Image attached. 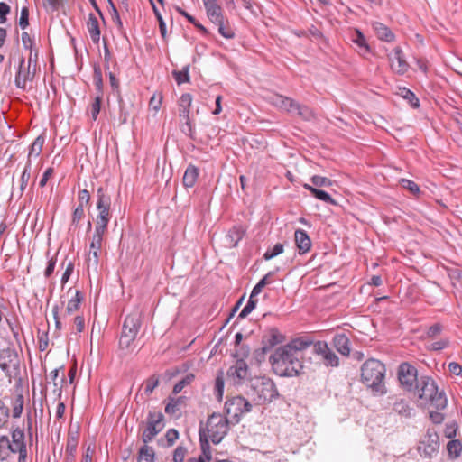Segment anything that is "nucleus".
<instances>
[{
	"instance_id": "nucleus-1",
	"label": "nucleus",
	"mask_w": 462,
	"mask_h": 462,
	"mask_svg": "<svg viewBox=\"0 0 462 462\" xmlns=\"http://www.w3.org/2000/svg\"><path fill=\"white\" fill-rule=\"evenodd\" d=\"M412 392L419 398L420 403L425 406H430L440 411L448 405L445 392L439 389L437 383L430 376H420Z\"/></svg>"
},
{
	"instance_id": "nucleus-2",
	"label": "nucleus",
	"mask_w": 462,
	"mask_h": 462,
	"mask_svg": "<svg viewBox=\"0 0 462 462\" xmlns=\"http://www.w3.org/2000/svg\"><path fill=\"white\" fill-rule=\"evenodd\" d=\"M273 372L279 376L292 377L298 375L303 365L301 356H297L284 346L277 347L270 356Z\"/></svg>"
},
{
	"instance_id": "nucleus-3",
	"label": "nucleus",
	"mask_w": 462,
	"mask_h": 462,
	"mask_svg": "<svg viewBox=\"0 0 462 462\" xmlns=\"http://www.w3.org/2000/svg\"><path fill=\"white\" fill-rule=\"evenodd\" d=\"M385 373V365L379 360L371 358L366 360L361 367V379L374 393L384 394L386 393Z\"/></svg>"
},
{
	"instance_id": "nucleus-4",
	"label": "nucleus",
	"mask_w": 462,
	"mask_h": 462,
	"mask_svg": "<svg viewBox=\"0 0 462 462\" xmlns=\"http://www.w3.org/2000/svg\"><path fill=\"white\" fill-rule=\"evenodd\" d=\"M247 395L256 405L272 402L278 396L275 383L268 377H257L251 381Z\"/></svg>"
},
{
	"instance_id": "nucleus-5",
	"label": "nucleus",
	"mask_w": 462,
	"mask_h": 462,
	"mask_svg": "<svg viewBox=\"0 0 462 462\" xmlns=\"http://www.w3.org/2000/svg\"><path fill=\"white\" fill-rule=\"evenodd\" d=\"M200 430L205 434L203 439H210L214 444H218L227 433V419L219 413H213L208 417L205 429L200 428Z\"/></svg>"
},
{
	"instance_id": "nucleus-6",
	"label": "nucleus",
	"mask_w": 462,
	"mask_h": 462,
	"mask_svg": "<svg viewBox=\"0 0 462 462\" xmlns=\"http://www.w3.org/2000/svg\"><path fill=\"white\" fill-rule=\"evenodd\" d=\"M97 209L98 214L97 215L95 228L107 231V226L112 217L111 197L103 187H99L97 190Z\"/></svg>"
},
{
	"instance_id": "nucleus-7",
	"label": "nucleus",
	"mask_w": 462,
	"mask_h": 462,
	"mask_svg": "<svg viewBox=\"0 0 462 462\" xmlns=\"http://www.w3.org/2000/svg\"><path fill=\"white\" fill-rule=\"evenodd\" d=\"M0 368L10 379L15 378L20 374V359L14 348L7 347L0 350Z\"/></svg>"
},
{
	"instance_id": "nucleus-8",
	"label": "nucleus",
	"mask_w": 462,
	"mask_h": 462,
	"mask_svg": "<svg viewBox=\"0 0 462 462\" xmlns=\"http://www.w3.org/2000/svg\"><path fill=\"white\" fill-rule=\"evenodd\" d=\"M439 448V435L433 429H428L425 435L419 442L417 450L420 457L431 458Z\"/></svg>"
},
{
	"instance_id": "nucleus-9",
	"label": "nucleus",
	"mask_w": 462,
	"mask_h": 462,
	"mask_svg": "<svg viewBox=\"0 0 462 462\" xmlns=\"http://www.w3.org/2000/svg\"><path fill=\"white\" fill-rule=\"evenodd\" d=\"M273 104L288 113L300 116L305 119H309L311 116V111L308 106H301L295 100L282 95L274 96L273 97Z\"/></svg>"
},
{
	"instance_id": "nucleus-10",
	"label": "nucleus",
	"mask_w": 462,
	"mask_h": 462,
	"mask_svg": "<svg viewBox=\"0 0 462 462\" xmlns=\"http://www.w3.org/2000/svg\"><path fill=\"white\" fill-rule=\"evenodd\" d=\"M226 411L236 423L240 420L242 415L251 411V402L243 396H235L226 402Z\"/></svg>"
},
{
	"instance_id": "nucleus-11",
	"label": "nucleus",
	"mask_w": 462,
	"mask_h": 462,
	"mask_svg": "<svg viewBox=\"0 0 462 462\" xmlns=\"http://www.w3.org/2000/svg\"><path fill=\"white\" fill-rule=\"evenodd\" d=\"M164 427L163 415L162 412L149 411L147 424L142 434V440L148 444L153 438L162 430Z\"/></svg>"
},
{
	"instance_id": "nucleus-12",
	"label": "nucleus",
	"mask_w": 462,
	"mask_h": 462,
	"mask_svg": "<svg viewBox=\"0 0 462 462\" xmlns=\"http://www.w3.org/2000/svg\"><path fill=\"white\" fill-rule=\"evenodd\" d=\"M107 231L95 228L94 234L91 237L89 245V255L88 258V268L93 267L94 270L97 269L99 257L103 244L104 236Z\"/></svg>"
},
{
	"instance_id": "nucleus-13",
	"label": "nucleus",
	"mask_w": 462,
	"mask_h": 462,
	"mask_svg": "<svg viewBox=\"0 0 462 462\" xmlns=\"http://www.w3.org/2000/svg\"><path fill=\"white\" fill-rule=\"evenodd\" d=\"M398 379L406 391L412 392L420 377H418V371L413 365L402 363L398 369Z\"/></svg>"
},
{
	"instance_id": "nucleus-14",
	"label": "nucleus",
	"mask_w": 462,
	"mask_h": 462,
	"mask_svg": "<svg viewBox=\"0 0 462 462\" xmlns=\"http://www.w3.org/2000/svg\"><path fill=\"white\" fill-rule=\"evenodd\" d=\"M313 354L320 356L326 366L337 367L339 359L336 353L328 346L326 341H317L313 344Z\"/></svg>"
},
{
	"instance_id": "nucleus-15",
	"label": "nucleus",
	"mask_w": 462,
	"mask_h": 462,
	"mask_svg": "<svg viewBox=\"0 0 462 462\" xmlns=\"http://www.w3.org/2000/svg\"><path fill=\"white\" fill-rule=\"evenodd\" d=\"M192 104V96L189 93L182 94L179 99V116L185 120L186 128L182 131L192 137L193 126L189 119V112Z\"/></svg>"
},
{
	"instance_id": "nucleus-16",
	"label": "nucleus",
	"mask_w": 462,
	"mask_h": 462,
	"mask_svg": "<svg viewBox=\"0 0 462 462\" xmlns=\"http://www.w3.org/2000/svg\"><path fill=\"white\" fill-rule=\"evenodd\" d=\"M227 378L236 384H240L248 378L249 368L244 358H238L226 372Z\"/></svg>"
},
{
	"instance_id": "nucleus-17",
	"label": "nucleus",
	"mask_w": 462,
	"mask_h": 462,
	"mask_svg": "<svg viewBox=\"0 0 462 462\" xmlns=\"http://www.w3.org/2000/svg\"><path fill=\"white\" fill-rule=\"evenodd\" d=\"M141 323V312L134 310L125 317L121 333L137 337Z\"/></svg>"
},
{
	"instance_id": "nucleus-18",
	"label": "nucleus",
	"mask_w": 462,
	"mask_h": 462,
	"mask_svg": "<svg viewBox=\"0 0 462 462\" xmlns=\"http://www.w3.org/2000/svg\"><path fill=\"white\" fill-rule=\"evenodd\" d=\"M391 61L392 69L402 75L408 71L409 64L405 60L403 51L401 47H395L393 51V53L389 56Z\"/></svg>"
},
{
	"instance_id": "nucleus-19",
	"label": "nucleus",
	"mask_w": 462,
	"mask_h": 462,
	"mask_svg": "<svg viewBox=\"0 0 462 462\" xmlns=\"http://www.w3.org/2000/svg\"><path fill=\"white\" fill-rule=\"evenodd\" d=\"M35 75V69L31 70V67L25 66V60L21 59L19 69L15 76V85L18 88L25 89L26 83L32 81Z\"/></svg>"
},
{
	"instance_id": "nucleus-20",
	"label": "nucleus",
	"mask_w": 462,
	"mask_h": 462,
	"mask_svg": "<svg viewBox=\"0 0 462 462\" xmlns=\"http://www.w3.org/2000/svg\"><path fill=\"white\" fill-rule=\"evenodd\" d=\"M206 9L207 16L213 23H219L224 20V14L221 5L217 0H208L203 4Z\"/></svg>"
},
{
	"instance_id": "nucleus-21",
	"label": "nucleus",
	"mask_w": 462,
	"mask_h": 462,
	"mask_svg": "<svg viewBox=\"0 0 462 462\" xmlns=\"http://www.w3.org/2000/svg\"><path fill=\"white\" fill-rule=\"evenodd\" d=\"M315 342L310 340L308 337H300L292 339L288 344L283 345L288 349L291 350L297 356H301L300 352L312 346Z\"/></svg>"
},
{
	"instance_id": "nucleus-22",
	"label": "nucleus",
	"mask_w": 462,
	"mask_h": 462,
	"mask_svg": "<svg viewBox=\"0 0 462 462\" xmlns=\"http://www.w3.org/2000/svg\"><path fill=\"white\" fill-rule=\"evenodd\" d=\"M294 239L300 254H304L310 251L311 240L305 230L297 229L294 233Z\"/></svg>"
},
{
	"instance_id": "nucleus-23",
	"label": "nucleus",
	"mask_w": 462,
	"mask_h": 462,
	"mask_svg": "<svg viewBox=\"0 0 462 462\" xmlns=\"http://www.w3.org/2000/svg\"><path fill=\"white\" fill-rule=\"evenodd\" d=\"M284 337L279 332L277 328H272L268 336L263 338V353L268 352L274 346L282 343Z\"/></svg>"
},
{
	"instance_id": "nucleus-24",
	"label": "nucleus",
	"mask_w": 462,
	"mask_h": 462,
	"mask_svg": "<svg viewBox=\"0 0 462 462\" xmlns=\"http://www.w3.org/2000/svg\"><path fill=\"white\" fill-rule=\"evenodd\" d=\"M333 346L342 356H348L351 351L350 340L345 334H337L332 339Z\"/></svg>"
},
{
	"instance_id": "nucleus-25",
	"label": "nucleus",
	"mask_w": 462,
	"mask_h": 462,
	"mask_svg": "<svg viewBox=\"0 0 462 462\" xmlns=\"http://www.w3.org/2000/svg\"><path fill=\"white\" fill-rule=\"evenodd\" d=\"M87 29L92 42L94 43H98L100 40L99 23L97 18L93 14H88Z\"/></svg>"
},
{
	"instance_id": "nucleus-26",
	"label": "nucleus",
	"mask_w": 462,
	"mask_h": 462,
	"mask_svg": "<svg viewBox=\"0 0 462 462\" xmlns=\"http://www.w3.org/2000/svg\"><path fill=\"white\" fill-rule=\"evenodd\" d=\"M373 29L381 41H384L387 42H391L394 40V34L392 32V31L383 23L379 22H374L372 24Z\"/></svg>"
},
{
	"instance_id": "nucleus-27",
	"label": "nucleus",
	"mask_w": 462,
	"mask_h": 462,
	"mask_svg": "<svg viewBox=\"0 0 462 462\" xmlns=\"http://www.w3.org/2000/svg\"><path fill=\"white\" fill-rule=\"evenodd\" d=\"M12 416L14 419L21 417L23 411L24 397L22 393H15L11 398Z\"/></svg>"
},
{
	"instance_id": "nucleus-28",
	"label": "nucleus",
	"mask_w": 462,
	"mask_h": 462,
	"mask_svg": "<svg viewBox=\"0 0 462 462\" xmlns=\"http://www.w3.org/2000/svg\"><path fill=\"white\" fill-rule=\"evenodd\" d=\"M199 169L196 166L189 164L187 167V169L184 172L183 178H182L183 185L186 188L194 187V185L196 184L197 180L199 178Z\"/></svg>"
},
{
	"instance_id": "nucleus-29",
	"label": "nucleus",
	"mask_w": 462,
	"mask_h": 462,
	"mask_svg": "<svg viewBox=\"0 0 462 462\" xmlns=\"http://www.w3.org/2000/svg\"><path fill=\"white\" fill-rule=\"evenodd\" d=\"M303 188L309 190L316 199L330 205H336V200L326 191L319 189L310 184L304 183Z\"/></svg>"
},
{
	"instance_id": "nucleus-30",
	"label": "nucleus",
	"mask_w": 462,
	"mask_h": 462,
	"mask_svg": "<svg viewBox=\"0 0 462 462\" xmlns=\"http://www.w3.org/2000/svg\"><path fill=\"white\" fill-rule=\"evenodd\" d=\"M185 403V397L180 396L177 398L170 397L169 402L165 406V412L169 415L175 416L180 412L181 407Z\"/></svg>"
},
{
	"instance_id": "nucleus-31",
	"label": "nucleus",
	"mask_w": 462,
	"mask_h": 462,
	"mask_svg": "<svg viewBox=\"0 0 462 462\" xmlns=\"http://www.w3.org/2000/svg\"><path fill=\"white\" fill-rule=\"evenodd\" d=\"M393 410L405 418L411 417L413 411L409 402L403 399H397L393 404Z\"/></svg>"
},
{
	"instance_id": "nucleus-32",
	"label": "nucleus",
	"mask_w": 462,
	"mask_h": 462,
	"mask_svg": "<svg viewBox=\"0 0 462 462\" xmlns=\"http://www.w3.org/2000/svg\"><path fill=\"white\" fill-rule=\"evenodd\" d=\"M135 336L121 333L119 339V348L124 351L125 354L132 353L135 348Z\"/></svg>"
},
{
	"instance_id": "nucleus-33",
	"label": "nucleus",
	"mask_w": 462,
	"mask_h": 462,
	"mask_svg": "<svg viewBox=\"0 0 462 462\" xmlns=\"http://www.w3.org/2000/svg\"><path fill=\"white\" fill-rule=\"evenodd\" d=\"M244 234L245 232L241 226H233L226 236L227 245L230 247L236 246L238 242L243 238Z\"/></svg>"
},
{
	"instance_id": "nucleus-34",
	"label": "nucleus",
	"mask_w": 462,
	"mask_h": 462,
	"mask_svg": "<svg viewBox=\"0 0 462 462\" xmlns=\"http://www.w3.org/2000/svg\"><path fill=\"white\" fill-rule=\"evenodd\" d=\"M447 450L450 459H457L462 453V442L459 439H451L447 444Z\"/></svg>"
},
{
	"instance_id": "nucleus-35",
	"label": "nucleus",
	"mask_w": 462,
	"mask_h": 462,
	"mask_svg": "<svg viewBox=\"0 0 462 462\" xmlns=\"http://www.w3.org/2000/svg\"><path fill=\"white\" fill-rule=\"evenodd\" d=\"M83 300V294L80 291H76L75 296L70 299L66 307V312L68 315H71L77 311L79 308V304Z\"/></svg>"
},
{
	"instance_id": "nucleus-36",
	"label": "nucleus",
	"mask_w": 462,
	"mask_h": 462,
	"mask_svg": "<svg viewBox=\"0 0 462 462\" xmlns=\"http://www.w3.org/2000/svg\"><path fill=\"white\" fill-rule=\"evenodd\" d=\"M45 139L43 136L39 135L32 143L28 154V161L31 162L32 157H38L42 150V146L44 144Z\"/></svg>"
},
{
	"instance_id": "nucleus-37",
	"label": "nucleus",
	"mask_w": 462,
	"mask_h": 462,
	"mask_svg": "<svg viewBox=\"0 0 462 462\" xmlns=\"http://www.w3.org/2000/svg\"><path fill=\"white\" fill-rule=\"evenodd\" d=\"M138 462H154V451L152 447L144 443L139 450Z\"/></svg>"
},
{
	"instance_id": "nucleus-38",
	"label": "nucleus",
	"mask_w": 462,
	"mask_h": 462,
	"mask_svg": "<svg viewBox=\"0 0 462 462\" xmlns=\"http://www.w3.org/2000/svg\"><path fill=\"white\" fill-rule=\"evenodd\" d=\"M79 444V434L78 432L69 431L65 453L76 454Z\"/></svg>"
},
{
	"instance_id": "nucleus-39",
	"label": "nucleus",
	"mask_w": 462,
	"mask_h": 462,
	"mask_svg": "<svg viewBox=\"0 0 462 462\" xmlns=\"http://www.w3.org/2000/svg\"><path fill=\"white\" fill-rule=\"evenodd\" d=\"M93 81L98 95H103V77L102 69L99 65L96 64L93 68Z\"/></svg>"
},
{
	"instance_id": "nucleus-40",
	"label": "nucleus",
	"mask_w": 462,
	"mask_h": 462,
	"mask_svg": "<svg viewBox=\"0 0 462 462\" xmlns=\"http://www.w3.org/2000/svg\"><path fill=\"white\" fill-rule=\"evenodd\" d=\"M205 434L202 433V430L199 431V439H200V444H201V454L197 458H202L204 462H208L211 460V452H210V447L208 444V440L206 439H203V436Z\"/></svg>"
},
{
	"instance_id": "nucleus-41",
	"label": "nucleus",
	"mask_w": 462,
	"mask_h": 462,
	"mask_svg": "<svg viewBox=\"0 0 462 462\" xmlns=\"http://www.w3.org/2000/svg\"><path fill=\"white\" fill-rule=\"evenodd\" d=\"M11 441L8 437L1 436L0 437V459L5 460L9 457L12 453L11 449Z\"/></svg>"
},
{
	"instance_id": "nucleus-42",
	"label": "nucleus",
	"mask_w": 462,
	"mask_h": 462,
	"mask_svg": "<svg viewBox=\"0 0 462 462\" xmlns=\"http://www.w3.org/2000/svg\"><path fill=\"white\" fill-rule=\"evenodd\" d=\"M218 26V32L226 39H233L235 37V32L230 25L225 23V19L221 20L219 23H215Z\"/></svg>"
},
{
	"instance_id": "nucleus-43",
	"label": "nucleus",
	"mask_w": 462,
	"mask_h": 462,
	"mask_svg": "<svg viewBox=\"0 0 462 462\" xmlns=\"http://www.w3.org/2000/svg\"><path fill=\"white\" fill-rule=\"evenodd\" d=\"M172 74L178 85H181L189 81V67H185L179 71L174 70Z\"/></svg>"
},
{
	"instance_id": "nucleus-44",
	"label": "nucleus",
	"mask_w": 462,
	"mask_h": 462,
	"mask_svg": "<svg viewBox=\"0 0 462 462\" xmlns=\"http://www.w3.org/2000/svg\"><path fill=\"white\" fill-rule=\"evenodd\" d=\"M9 417L10 410L0 399V429H3L7 425L9 421Z\"/></svg>"
},
{
	"instance_id": "nucleus-45",
	"label": "nucleus",
	"mask_w": 462,
	"mask_h": 462,
	"mask_svg": "<svg viewBox=\"0 0 462 462\" xmlns=\"http://www.w3.org/2000/svg\"><path fill=\"white\" fill-rule=\"evenodd\" d=\"M400 91L402 97L407 99L412 107H418L420 106L419 99L416 97L415 94L411 90L406 88H400Z\"/></svg>"
},
{
	"instance_id": "nucleus-46",
	"label": "nucleus",
	"mask_w": 462,
	"mask_h": 462,
	"mask_svg": "<svg viewBox=\"0 0 462 462\" xmlns=\"http://www.w3.org/2000/svg\"><path fill=\"white\" fill-rule=\"evenodd\" d=\"M111 7H112V11H111V18H112V21L113 23L116 25V28L118 30V32L121 33V34H125V28H124V25H123V22L120 18V15H119V13L118 11L116 10V8L115 7V5L111 3Z\"/></svg>"
},
{
	"instance_id": "nucleus-47",
	"label": "nucleus",
	"mask_w": 462,
	"mask_h": 462,
	"mask_svg": "<svg viewBox=\"0 0 462 462\" xmlns=\"http://www.w3.org/2000/svg\"><path fill=\"white\" fill-rule=\"evenodd\" d=\"M353 42L361 49H364L365 51H369L370 48L366 42L365 35L361 32V31L357 29L356 30Z\"/></svg>"
},
{
	"instance_id": "nucleus-48",
	"label": "nucleus",
	"mask_w": 462,
	"mask_h": 462,
	"mask_svg": "<svg viewBox=\"0 0 462 462\" xmlns=\"http://www.w3.org/2000/svg\"><path fill=\"white\" fill-rule=\"evenodd\" d=\"M159 384V378L152 375L144 382V393L150 395Z\"/></svg>"
},
{
	"instance_id": "nucleus-49",
	"label": "nucleus",
	"mask_w": 462,
	"mask_h": 462,
	"mask_svg": "<svg viewBox=\"0 0 462 462\" xmlns=\"http://www.w3.org/2000/svg\"><path fill=\"white\" fill-rule=\"evenodd\" d=\"M310 181L313 187H330L332 185V180L328 178L322 177L319 175H314L311 177Z\"/></svg>"
},
{
	"instance_id": "nucleus-50",
	"label": "nucleus",
	"mask_w": 462,
	"mask_h": 462,
	"mask_svg": "<svg viewBox=\"0 0 462 462\" xmlns=\"http://www.w3.org/2000/svg\"><path fill=\"white\" fill-rule=\"evenodd\" d=\"M31 162L30 161H27V163L23 169V171L22 173V176H21V184H20V189L21 190H24L27 187V184L30 180V178H31Z\"/></svg>"
},
{
	"instance_id": "nucleus-51",
	"label": "nucleus",
	"mask_w": 462,
	"mask_h": 462,
	"mask_svg": "<svg viewBox=\"0 0 462 462\" xmlns=\"http://www.w3.org/2000/svg\"><path fill=\"white\" fill-rule=\"evenodd\" d=\"M283 252V245L280 243L276 244L273 248H269L263 254V259L268 261L279 255Z\"/></svg>"
},
{
	"instance_id": "nucleus-52",
	"label": "nucleus",
	"mask_w": 462,
	"mask_h": 462,
	"mask_svg": "<svg viewBox=\"0 0 462 462\" xmlns=\"http://www.w3.org/2000/svg\"><path fill=\"white\" fill-rule=\"evenodd\" d=\"M101 102H102V95H97L90 106L91 117L94 121L97 120V118L99 115L100 108H101Z\"/></svg>"
},
{
	"instance_id": "nucleus-53",
	"label": "nucleus",
	"mask_w": 462,
	"mask_h": 462,
	"mask_svg": "<svg viewBox=\"0 0 462 462\" xmlns=\"http://www.w3.org/2000/svg\"><path fill=\"white\" fill-rule=\"evenodd\" d=\"M256 304H257V300H255L254 298H251V296H250L246 305L244 307V309L239 313L238 319L245 318L248 314H250L254 310Z\"/></svg>"
},
{
	"instance_id": "nucleus-54",
	"label": "nucleus",
	"mask_w": 462,
	"mask_h": 462,
	"mask_svg": "<svg viewBox=\"0 0 462 462\" xmlns=\"http://www.w3.org/2000/svg\"><path fill=\"white\" fill-rule=\"evenodd\" d=\"M85 217V210L82 205H78L72 214L71 225L78 226V224Z\"/></svg>"
},
{
	"instance_id": "nucleus-55",
	"label": "nucleus",
	"mask_w": 462,
	"mask_h": 462,
	"mask_svg": "<svg viewBox=\"0 0 462 462\" xmlns=\"http://www.w3.org/2000/svg\"><path fill=\"white\" fill-rule=\"evenodd\" d=\"M400 183L402 188L408 189L411 194H418L420 192L419 186L412 180L407 179H402Z\"/></svg>"
},
{
	"instance_id": "nucleus-56",
	"label": "nucleus",
	"mask_w": 462,
	"mask_h": 462,
	"mask_svg": "<svg viewBox=\"0 0 462 462\" xmlns=\"http://www.w3.org/2000/svg\"><path fill=\"white\" fill-rule=\"evenodd\" d=\"M152 6L153 13L159 22V28H160L161 34L164 38L166 35V23L163 21L160 11L158 10V8L156 7V5H154L153 2H152Z\"/></svg>"
},
{
	"instance_id": "nucleus-57",
	"label": "nucleus",
	"mask_w": 462,
	"mask_h": 462,
	"mask_svg": "<svg viewBox=\"0 0 462 462\" xmlns=\"http://www.w3.org/2000/svg\"><path fill=\"white\" fill-rule=\"evenodd\" d=\"M194 378V375L193 374H188L186 375L182 380H180V382H178L174 387H173V393L174 394H177L179 393H180L182 391V389L189 384L191 383V381L193 380Z\"/></svg>"
},
{
	"instance_id": "nucleus-58",
	"label": "nucleus",
	"mask_w": 462,
	"mask_h": 462,
	"mask_svg": "<svg viewBox=\"0 0 462 462\" xmlns=\"http://www.w3.org/2000/svg\"><path fill=\"white\" fill-rule=\"evenodd\" d=\"M224 385H225L224 378H223L222 374H218L215 381V390H216L217 398L219 401H221L222 397H223Z\"/></svg>"
},
{
	"instance_id": "nucleus-59",
	"label": "nucleus",
	"mask_w": 462,
	"mask_h": 462,
	"mask_svg": "<svg viewBox=\"0 0 462 462\" xmlns=\"http://www.w3.org/2000/svg\"><path fill=\"white\" fill-rule=\"evenodd\" d=\"M457 429L458 427L456 421L446 424L444 430L445 437L452 439L457 436Z\"/></svg>"
},
{
	"instance_id": "nucleus-60",
	"label": "nucleus",
	"mask_w": 462,
	"mask_h": 462,
	"mask_svg": "<svg viewBox=\"0 0 462 462\" xmlns=\"http://www.w3.org/2000/svg\"><path fill=\"white\" fill-rule=\"evenodd\" d=\"M19 25L22 29H25L29 25V9L26 6L21 10Z\"/></svg>"
},
{
	"instance_id": "nucleus-61",
	"label": "nucleus",
	"mask_w": 462,
	"mask_h": 462,
	"mask_svg": "<svg viewBox=\"0 0 462 462\" xmlns=\"http://www.w3.org/2000/svg\"><path fill=\"white\" fill-rule=\"evenodd\" d=\"M187 453V448L183 446H178L173 452L174 462H183Z\"/></svg>"
},
{
	"instance_id": "nucleus-62",
	"label": "nucleus",
	"mask_w": 462,
	"mask_h": 462,
	"mask_svg": "<svg viewBox=\"0 0 462 462\" xmlns=\"http://www.w3.org/2000/svg\"><path fill=\"white\" fill-rule=\"evenodd\" d=\"M74 271V263L72 261H69L67 265H66V268H65V271L61 276V284L64 285L65 283L68 282V281L69 280V277L70 275L72 274Z\"/></svg>"
},
{
	"instance_id": "nucleus-63",
	"label": "nucleus",
	"mask_w": 462,
	"mask_h": 462,
	"mask_svg": "<svg viewBox=\"0 0 462 462\" xmlns=\"http://www.w3.org/2000/svg\"><path fill=\"white\" fill-rule=\"evenodd\" d=\"M448 345L449 340L446 338L431 343L428 348L432 351H440L446 348Z\"/></svg>"
},
{
	"instance_id": "nucleus-64",
	"label": "nucleus",
	"mask_w": 462,
	"mask_h": 462,
	"mask_svg": "<svg viewBox=\"0 0 462 462\" xmlns=\"http://www.w3.org/2000/svg\"><path fill=\"white\" fill-rule=\"evenodd\" d=\"M162 97L161 93L153 94L150 99L149 105L155 112H157V111H159V109L162 106Z\"/></svg>"
}]
</instances>
